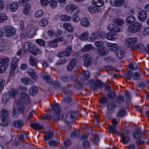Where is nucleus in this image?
Here are the masks:
<instances>
[{
  "label": "nucleus",
  "mask_w": 149,
  "mask_h": 149,
  "mask_svg": "<svg viewBox=\"0 0 149 149\" xmlns=\"http://www.w3.org/2000/svg\"><path fill=\"white\" fill-rule=\"evenodd\" d=\"M51 110L52 112L54 113L53 116V119L55 121L61 120L63 119V115L61 114L59 115L61 111V109L58 104L56 103L52 105Z\"/></svg>",
  "instance_id": "1"
},
{
  "label": "nucleus",
  "mask_w": 149,
  "mask_h": 149,
  "mask_svg": "<svg viewBox=\"0 0 149 149\" xmlns=\"http://www.w3.org/2000/svg\"><path fill=\"white\" fill-rule=\"evenodd\" d=\"M43 78L46 81L47 83L49 85H52L54 88L59 89L61 86V84L60 82L52 79L51 77L48 74L45 73L42 74Z\"/></svg>",
  "instance_id": "2"
},
{
  "label": "nucleus",
  "mask_w": 149,
  "mask_h": 149,
  "mask_svg": "<svg viewBox=\"0 0 149 149\" xmlns=\"http://www.w3.org/2000/svg\"><path fill=\"white\" fill-rule=\"evenodd\" d=\"M76 116L75 112L68 111L63 116V119H61V120L64 121L65 124H70L74 120Z\"/></svg>",
  "instance_id": "3"
},
{
  "label": "nucleus",
  "mask_w": 149,
  "mask_h": 149,
  "mask_svg": "<svg viewBox=\"0 0 149 149\" xmlns=\"http://www.w3.org/2000/svg\"><path fill=\"white\" fill-rule=\"evenodd\" d=\"M19 104L24 103L25 104H29L30 102V97L28 94L24 92L20 94L19 99L17 100Z\"/></svg>",
  "instance_id": "4"
},
{
  "label": "nucleus",
  "mask_w": 149,
  "mask_h": 149,
  "mask_svg": "<svg viewBox=\"0 0 149 149\" xmlns=\"http://www.w3.org/2000/svg\"><path fill=\"white\" fill-rule=\"evenodd\" d=\"M4 35L6 37H12L16 33V30L12 26H7L4 27Z\"/></svg>",
  "instance_id": "5"
},
{
  "label": "nucleus",
  "mask_w": 149,
  "mask_h": 149,
  "mask_svg": "<svg viewBox=\"0 0 149 149\" xmlns=\"http://www.w3.org/2000/svg\"><path fill=\"white\" fill-rule=\"evenodd\" d=\"M72 50V46H68L66 47L65 51L61 52L59 53L58 56L59 57H62L63 56L66 57H69L71 55Z\"/></svg>",
  "instance_id": "6"
},
{
  "label": "nucleus",
  "mask_w": 149,
  "mask_h": 149,
  "mask_svg": "<svg viewBox=\"0 0 149 149\" xmlns=\"http://www.w3.org/2000/svg\"><path fill=\"white\" fill-rule=\"evenodd\" d=\"M84 65L86 66L91 65L92 63V60L91 56L87 53L85 54L83 57Z\"/></svg>",
  "instance_id": "7"
},
{
  "label": "nucleus",
  "mask_w": 149,
  "mask_h": 149,
  "mask_svg": "<svg viewBox=\"0 0 149 149\" xmlns=\"http://www.w3.org/2000/svg\"><path fill=\"white\" fill-rule=\"evenodd\" d=\"M91 88L96 90L98 88H100L102 86V83L99 80L95 81L94 80H91Z\"/></svg>",
  "instance_id": "8"
},
{
  "label": "nucleus",
  "mask_w": 149,
  "mask_h": 149,
  "mask_svg": "<svg viewBox=\"0 0 149 149\" xmlns=\"http://www.w3.org/2000/svg\"><path fill=\"white\" fill-rule=\"evenodd\" d=\"M140 30V24L139 23H135L132 25L130 26L128 28L129 32L132 33L138 32Z\"/></svg>",
  "instance_id": "9"
},
{
  "label": "nucleus",
  "mask_w": 149,
  "mask_h": 149,
  "mask_svg": "<svg viewBox=\"0 0 149 149\" xmlns=\"http://www.w3.org/2000/svg\"><path fill=\"white\" fill-rule=\"evenodd\" d=\"M112 125H109L108 130L109 132L112 133L116 131L118 123L115 119L111 120Z\"/></svg>",
  "instance_id": "10"
},
{
  "label": "nucleus",
  "mask_w": 149,
  "mask_h": 149,
  "mask_svg": "<svg viewBox=\"0 0 149 149\" xmlns=\"http://www.w3.org/2000/svg\"><path fill=\"white\" fill-rule=\"evenodd\" d=\"M65 9L67 12L68 13H72L75 10H79L78 6L73 4L67 5Z\"/></svg>",
  "instance_id": "11"
},
{
  "label": "nucleus",
  "mask_w": 149,
  "mask_h": 149,
  "mask_svg": "<svg viewBox=\"0 0 149 149\" xmlns=\"http://www.w3.org/2000/svg\"><path fill=\"white\" fill-rule=\"evenodd\" d=\"M137 40L136 38H130L126 40L125 43L128 47H131L136 43Z\"/></svg>",
  "instance_id": "12"
},
{
  "label": "nucleus",
  "mask_w": 149,
  "mask_h": 149,
  "mask_svg": "<svg viewBox=\"0 0 149 149\" xmlns=\"http://www.w3.org/2000/svg\"><path fill=\"white\" fill-rule=\"evenodd\" d=\"M108 30L111 31H114L116 32L120 31V29L118 26L111 24L108 26Z\"/></svg>",
  "instance_id": "13"
},
{
  "label": "nucleus",
  "mask_w": 149,
  "mask_h": 149,
  "mask_svg": "<svg viewBox=\"0 0 149 149\" xmlns=\"http://www.w3.org/2000/svg\"><path fill=\"white\" fill-rule=\"evenodd\" d=\"M107 46L108 49L112 51L116 52L119 48L118 45L115 43H107Z\"/></svg>",
  "instance_id": "14"
},
{
  "label": "nucleus",
  "mask_w": 149,
  "mask_h": 149,
  "mask_svg": "<svg viewBox=\"0 0 149 149\" xmlns=\"http://www.w3.org/2000/svg\"><path fill=\"white\" fill-rule=\"evenodd\" d=\"M24 125V122L20 120H16L13 123V126L17 128H21Z\"/></svg>",
  "instance_id": "15"
},
{
  "label": "nucleus",
  "mask_w": 149,
  "mask_h": 149,
  "mask_svg": "<svg viewBox=\"0 0 149 149\" xmlns=\"http://www.w3.org/2000/svg\"><path fill=\"white\" fill-rule=\"evenodd\" d=\"M28 74L34 80L36 81L38 78L37 73L33 70L30 69L27 72Z\"/></svg>",
  "instance_id": "16"
},
{
  "label": "nucleus",
  "mask_w": 149,
  "mask_h": 149,
  "mask_svg": "<svg viewBox=\"0 0 149 149\" xmlns=\"http://www.w3.org/2000/svg\"><path fill=\"white\" fill-rule=\"evenodd\" d=\"M90 72L88 71H84L80 75L81 79L82 80L88 79L90 77Z\"/></svg>",
  "instance_id": "17"
},
{
  "label": "nucleus",
  "mask_w": 149,
  "mask_h": 149,
  "mask_svg": "<svg viewBox=\"0 0 149 149\" xmlns=\"http://www.w3.org/2000/svg\"><path fill=\"white\" fill-rule=\"evenodd\" d=\"M63 26L68 32H72L73 30V27L70 23L64 22L63 25Z\"/></svg>",
  "instance_id": "18"
},
{
  "label": "nucleus",
  "mask_w": 149,
  "mask_h": 149,
  "mask_svg": "<svg viewBox=\"0 0 149 149\" xmlns=\"http://www.w3.org/2000/svg\"><path fill=\"white\" fill-rule=\"evenodd\" d=\"M8 93L9 96L14 99L16 95L18 94L19 91L17 90L12 88L9 90Z\"/></svg>",
  "instance_id": "19"
},
{
  "label": "nucleus",
  "mask_w": 149,
  "mask_h": 149,
  "mask_svg": "<svg viewBox=\"0 0 149 149\" xmlns=\"http://www.w3.org/2000/svg\"><path fill=\"white\" fill-rule=\"evenodd\" d=\"M133 136L134 138L136 139L137 144H140V132L139 129L135 130L133 132Z\"/></svg>",
  "instance_id": "20"
},
{
  "label": "nucleus",
  "mask_w": 149,
  "mask_h": 149,
  "mask_svg": "<svg viewBox=\"0 0 149 149\" xmlns=\"http://www.w3.org/2000/svg\"><path fill=\"white\" fill-rule=\"evenodd\" d=\"M38 92V88L35 86H33L31 87L29 90V94L33 96L35 95Z\"/></svg>",
  "instance_id": "21"
},
{
  "label": "nucleus",
  "mask_w": 149,
  "mask_h": 149,
  "mask_svg": "<svg viewBox=\"0 0 149 149\" xmlns=\"http://www.w3.org/2000/svg\"><path fill=\"white\" fill-rule=\"evenodd\" d=\"M30 125L33 129L36 130H41L43 128V126L42 125L38 123H32L30 124Z\"/></svg>",
  "instance_id": "22"
},
{
  "label": "nucleus",
  "mask_w": 149,
  "mask_h": 149,
  "mask_svg": "<svg viewBox=\"0 0 149 149\" xmlns=\"http://www.w3.org/2000/svg\"><path fill=\"white\" fill-rule=\"evenodd\" d=\"M76 63V60L72 59L70 60L69 65L67 67V69L68 70L70 71L75 67Z\"/></svg>",
  "instance_id": "23"
},
{
  "label": "nucleus",
  "mask_w": 149,
  "mask_h": 149,
  "mask_svg": "<svg viewBox=\"0 0 149 149\" xmlns=\"http://www.w3.org/2000/svg\"><path fill=\"white\" fill-rule=\"evenodd\" d=\"M106 48L104 47H103L101 48H99L97 50V54L99 56H104L106 55Z\"/></svg>",
  "instance_id": "24"
},
{
  "label": "nucleus",
  "mask_w": 149,
  "mask_h": 149,
  "mask_svg": "<svg viewBox=\"0 0 149 149\" xmlns=\"http://www.w3.org/2000/svg\"><path fill=\"white\" fill-rule=\"evenodd\" d=\"M8 124V121L6 117L0 115V125L6 126Z\"/></svg>",
  "instance_id": "25"
},
{
  "label": "nucleus",
  "mask_w": 149,
  "mask_h": 149,
  "mask_svg": "<svg viewBox=\"0 0 149 149\" xmlns=\"http://www.w3.org/2000/svg\"><path fill=\"white\" fill-rule=\"evenodd\" d=\"M18 3L14 2L10 4L9 8L12 12H15L18 9Z\"/></svg>",
  "instance_id": "26"
},
{
  "label": "nucleus",
  "mask_w": 149,
  "mask_h": 149,
  "mask_svg": "<svg viewBox=\"0 0 149 149\" xmlns=\"http://www.w3.org/2000/svg\"><path fill=\"white\" fill-rule=\"evenodd\" d=\"M21 81L23 83L26 85H31L33 83V81L28 77L22 78Z\"/></svg>",
  "instance_id": "27"
},
{
  "label": "nucleus",
  "mask_w": 149,
  "mask_h": 149,
  "mask_svg": "<svg viewBox=\"0 0 149 149\" xmlns=\"http://www.w3.org/2000/svg\"><path fill=\"white\" fill-rule=\"evenodd\" d=\"M117 37L115 33L113 32H109L107 34L106 38L109 40H114L117 38Z\"/></svg>",
  "instance_id": "28"
},
{
  "label": "nucleus",
  "mask_w": 149,
  "mask_h": 149,
  "mask_svg": "<svg viewBox=\"0 0 149 149\" xmlns=\"http://www.w3.org/2000/svg\"><path fill=\"white\" fill-rule=\"evenodd\" d=\"M116 56L118 59H121L124 57V51L121 50L120 48L116 52Z\"/></svg>",
  "instance_id": "29"
},
{
  "label": "nucleus",
  "mask_w": 149,
  "mask_h": 149,
  "mask_svg": "<svg viewBox=\"0 0 149 149\" xmlns=\"http://www.w3.org/2000/svg\"><path fill=\"white\" fill-rule=\"evenodd\" d=\"M92 2L99 9L100 7L102 6L104 4V1L102 0H93Z\"/></svg>",
  "instance_id": "30"
},
{
  "label": "nucleus",
  "mask_w": 149,
  "mask_h": 149,
  "mask_svg": "<svg viewBox=\"0 0 149 149\" xmlns=\"http://www.w3.org/2000/svg\"><path fill=\"white\" fill-rule=\"evenodd\" d=\"M88 10L90 13H95L97 12L99 8L93 4L89 7Z\"/></svg>",
  "instance_id": "31"
},
{
  "label": "nucleus",
  "mask_w": 149,
  "mask_h": 149,
  "mask_svg": "<svg viewBox=\"0 0 149 149\" xmlns=\"http://www.w3.org/2000/svg\"><path fill=\"white\" fill-rule=\"evenodd\" d=\"M80 13L79 10L76 11L73 15L72 16V20L75 22H79L80 20V18L79 16V13Z\"/></svg>",
  "instance_id": "32"
},
{
  "label": "nucleus",
  "mask_w": 149,
  "mask_h": 149,
  "mask_svg": "<svg viewBox=\"0 0 149 149\" xmlns=\"http://www.w3.org/2000/svg\"><path fill=\"white\" fill-rule=\"evenodd\" d=\"M29 62L31 66L35 67L37 65L38 61L37 59L34 58L33 56H31L30 57Z\"/></svg>",
  "instance_id": "33"
},
{
  "label": "nucleus",
  "mask_w": 149,
  "mask_h": 149,
  "mask_svg": "<svg viewBox=\"0 0 149 149\" xmlns=\"http://www.w3.org/2000/svg\"><path fill=\"white\" fill-rule=\"evenodd\" d=\"M47 45L49 47L53 48H56L57 47V42L55 39L48 41L47 43Z\"/></svg>",
  "instance_id": "34"
},
{
  "label": "nucleus",
  "mask_w": 149,
  "mask_h": 149,
  "mask_svg": "<svg viewBox=\"0 0 149 149\" xmlns=\"http://www.w3.org/2000/svg\"><path fill=\"white\" fill-rule=\"evenodd\" d=\"M29 52L34 56H36L37 54L40 53V49L38 48H34L33 47H30L29 49Z\"/></svg>",
  "instance_id": "35"
},
{
  "label": "nucleus",
  "mask_w": 149,
  "mask_h": 149,
  "mask_svg": "<svg viewBox=\"0 0 149 149\" xmlns=\"http://www.w3.org/2000/svg\"><path fill=\"white\" fill-rule=\"evenodd\" d=\"M53 132L51 131H49L46 132L44 136V140L46 141L47 140L52 138L53 136Z\"/></svg>",
  "instance_id": "36"
},
{
  "label": "nucleus",
  "mask_w": 149,
  "mask_h": 149,
  "mask_svg": "<svg viewBox=\"0 0 149 149\" xmlns=\"http://www.w3.org/2000/svg\"><path fill=\"white\" fill-rule=\"evenodd\" d=\"M60 79L64 82L68 83L71 80L72 77L70 75L62 76L61 77Z\"/></svg>",
  "instance_id": "37"
},
{
  "label": "nucleus",
  "mask_w": 149,
  "mask_h": 149,
  "mask_svg": "<svg viewBox=\"0 0 149 149\" xmlns=\"http://www.w3.org/2000/svg\"><path fill=\"white\" fill-rule=\"evenodd\" d=\"M120 135L121 138V141L124 144L126 143L129 141L130 139L129 136H126L123 134H120Z\"/></svg>",
  "instance_id": "38"
},
{
  "label": "nucleus",
  "mask_w": 149,
  "mask_h": 149,
  "mask_svg": "<svg viewBox=\"0 0 149 149\" xmlns=\"http://www.w3.org/2000/svg\"><path fill=\"white\" fill-rule=\"evenodd\" d=\"M10 61V59L7 57H4L0 59V63L2 65L8 64V63Z\"/></svg>",
  "instance_id": "39"
},
{
  "label": "nucleus",
  "mask_w": 149,
  "mask_h": 149,
  "mask_svg": "<svg viewBox=\"0 0 149 149\" xmlns=\"http://www.w3.org/2000/svg\"><path fill=\"white\" fill-rule=\"evenodd\" d=\"M113 23L119 25H122L124 23L123 20L117 18H113Z\"/></svg>",
  "instance_id": "40"
},
{
  "label": "nucleus",
  "mask_w": 149,
  "mask_h": 149,
  "mask_svg": "<svg viewBox=\"0 0 149 149\" xmlns=\"http://www.w3.org/2000/svg\"><path fill=\"white\" fill-rule=\"evenodd\" d=\"M80 23L81 24L84 26H88L89 25V21L87 19L83 18L81 21Z\"/></svg>",
  "instance_id": "41"
},
{
  "label": "nucleus",
  "mask_w": 149,
  "mask_h": 149,
  "mask_svg": "<svg viewBox=\"0 0 149 149\" xmlns=\"http://www.w3.org/2000/svg\"><path fill=\"white\" fill-rule=\"evenodd\" d=\"M17 107L16 104L14 105L13 108V112L12 113V116L14 118H16L18 117L19 115V113L17 111Z\"/></svg>",
  "instance_id": "42"
},
{
  "label": "nucleus",
  "mask_w": 149,
  "mask_h": 149,
  "mask_svg": "<svg viewBox=\"0 0 149 149\" xmlns=\"http://www.w3.org/2000/svg\"><path fill=\"white\" fill-rule=\"evenodd\" d=\"M49 3L52 8H55L57 7V1L56 0H50Z\"/></svg>",
  "instance_id": "43"
},
{
  "label": "nucleus",
  "mask_w": 149,
  "mask_h": 149,
  "mask_svg": "<svg viewBox=\"0 0 149 149\" xmlns=\"http://www.w3.org/2000/svg\"><path fill=\"white\" fill-rule=\"evenodd\" d=\"M36 30L35 29L33 28H31L28 34V37L29 38H32L34 36L36 35Z\"/></svg>",
  "instance_id": "44"
},
{
  "label": "nucleus",
  "mask_w": 149,
  "mask_h": 149,
  "mask_svg": "<svg viewBox=\"0 0 149 149\" xmlns=\"http://www.w3.org/2000/svg\"><path fill=\"white\" fill-rule=\"evenodd\" d=\"M135 20V17L133 16H128L126 19V22L128 24H131L134 22Z\"/></svg>",
  "instance_id": "45"
},
{
  "label": "nucleus",
  "mask_w": 149,
  "mask_h": 149,
  "mask_svg": "<svg viewBox=\"0 0 149 149\" xmlns=\"http://www.w3.org/2000/svg\"><path fill=\"white\" fill-rule=\"evenodd\" d=\"M8 114L9 112L7 110L3 109L0 110V115L1 116L7 118Z\"/></svg>",
  "instance_id": "46"
},
{
  "label": "nucleus",
  "mask_w": 149,
  "mask_h": 149,
  "mask_svg": "<svg viewBox=\"0 0 149 149\" xmlns=\"http://www.w3.org/2000/svg\"><path fill=\"white\" fill-rule=\"evenodd\" d=\"M116 107L115 104L113 102H111L108 104L107 106V109L108 110L111 112Z\"/></svg>",
  "instance_id": "47"
},
{
  "label": "nucleus",
  "mask_w": 149,
  "mask_h": 149,
  "mask_svg": "<svg viewBox=\"0 0 149 149\" xmlns=\"http://www.w3.org/2000/svg\"><path fill=\"white\" fill-rule=\"evenodd\" d=\"M147 16V14L144 11L140 12V21H143L146 19Z\"/></svg>",
  "instance_id": "48"
},
{
  "label": "nucleus",
  "mask_w": 149,
  "mask_h": 149,
  "mask_svg": "<svg viewBox=\"0 0 149 149\" xmlns=\"http://www.w3.org/2000/svg\"><path fill=\"white\" fill-rule=\"evenodd\" d=\"M92 47V45H87L81 49V51L83 52L88 51L90 50Z\"/></svg>",
  "instance_id": "49"
},
{
  "label": "nucleus",
  "mask_w": 149,
  "mask_h": 149,
  "mask_svg": "<svg viewBox=\"0 0 149 149\" xmlns=\"http://www.w3.org/2000/svg\"><path fill=\"white\" fill-rule=\"evenodd\" d=\"M98 34L97 32L92 33L90 36V39L93 41L98 39L99 38Z\"/></svg>",
  "instance_id": "50"
},
{
  "label": "nucleus",
  "mask_w": 149,
  "mask_h": 149,
  "mask_svg": "<svg viewBox=\"0 0 149 149\" xmlns=\"http://www.w3.org/2000/svg\"><path fill=\"white\" fill-rule=\"evenodd\" d=\"M41 119L43 120H51L52 118V116L48 114H43L40 116Z\"/></svg>",
  "instance_id": "51"
},
{
  "label": "nucleus",
  "mask_w": 149,
  "mask_h": 149,
  "mask_svg": "<svg viewBox=\"0 0 149 149\" xmlns=\"http://www.w3.org/2000/svg\"><path fill=\"white\" fill-rule=\"evenodd\" d=\"M132 71L130 70L127 71L125 74V77L126 80H129L131 78V75L132 74Z\"/></svg>",
  "instance_id": "52"
},
{
  "label": "nucleus",
  "mask_w": 149,
  "mask_h": 149,
  "mask_svg": "<svg viewBox=\"0 0 149 149\" xmlns=\"http://www.w3.org/2000/svg\"><path fill=\"white\" fill-rule=\"evenodd\" d=\"M24 9L23 10V12L25 15H28L30 11V6L29 4H27L26 6H24Z\"/></svg>",
  "instance_id": "53"
},
{
  "label": "nucleus",
  "mask_w": 149,
  "mask_h": 149,
  "mask_svg": "<svg viewBox=\"0 0 149 149\" xmlns=\"http://www.w3.org/2000/svg\"><path fill=\"white\" fill-rule=\"evenodd\" d=\"M71 19V17L66 15H62L61 17V20L63 21H70Z\"/></svg>",
  "instance_id": "54"
},
{
  "label": "nucleus",
  "mask_w": 149,
  "mask_h": 149,
  "mask_svg": "<svg viewBox=\"0 0 149 149\" xmlns=\"http://www.w3.org/2000/svg\"><path fill=\"white\" fill-rule=\"evenodd\" d=\"M117 102L119 103H122L124 102V97L123 95H119L116 98Z\"/></svg>",
  "instance_id": "55"
},
{
  "label": "nucleus",
  "mask_w": 149,
  "mask_h": 149,
  "mask_svg": "<svg viewBox=\"0 0 149 149\" xmlns=\"http://www.w3.org/2000/svg\"><path fill=\"white\" fill-rule=\"evenodd\" d=\"M36 42L40 46H43L45 45V43L44 40L42 39H36Z\"/></svg>",
  "instance_id": "56"
},
{
  "label": "nucleus",
  "mask_w": 149,
  "mask_h": 149,
  "mask_svg": "<svg viewBox=\"0 0 149 149\" xmlns=\"http://www.w3.org/2000/svg\"><path fill=\"white\" fill-rule=\"evenodd\" d=\"M138 64L134 62L133 63V64H130L129 65V68L130 69L135 70L138 68Z\"/></svg>",
  "instance_id": "57"
},
{
  "label": "nucleus",
  "mask_w": 149,
  "mask_h": 149,
  "mask_svg": "<svg viewBox=\"0 0 149 149\" xmlns=\"http://www.w3.org/2000/svg\"><path fill=\"white\" fill-rule=\"evenodd\" d=\"M29 47V42H25L23 45V52L25 53L28 51Z\"/></svg>",
  "instance_id": "58"
},
{
  "label": "nucleus",
  "mask_w": 149,
  "mask_h": 149,
  "mask_svg": "<svg viewBox=\"0 0 149 149\" xmlns=\"http://www.w3.org/2000/svg\"><path fill=\"white\" fill-rule=\"evenodd\" d=\"M7 19V16L5 14L0 13V23L4 22Z\"/></svg>",
  "instance_id": "59"
},
{
  "label": "nucleus",
  "mask_w": 149,
  "mask_h": 149,
  "mask_svg": "<svg viewBox=\"0 0 149 149\" xmlns=\"http://www.w3.org/2000/svg\"><path fill=\"white\" fill-rule=\"evenodd\" d=\"M48 22L46 19H43L39 22V25L40 26L44 27L47 25Z\"/></svg>",
  "instance_id": "60"
},
{
  "label": "nucleus",
  "mask_w": 149,
  "mask_h": 149,
  "mask_svg": "<svg viewBox=\"0 0 149 149\" xmlns=\"http://www.w3.org/2000/svg\"><path fill=\"white\" fill-rule=\"evenodd\" d=\"M126 115V111L124 110H121L119 111L117 114V116L118 117H122Z\"/></svg>",
  "instance_id": "61"
},
{
  "label": "nucleus",
  "mask_w": 149,
  "mask_h": 149,
  "mask_svg": "<svg viewBox=\"0 0 149 149\" xmlns=\"http://www.w3.org/2000/svg\"><path fill=\"white\" fill-rule=\"evenodd\" d=\"M93 143L96 145H97L99 141L98 137L97 135H94L93 136Z\"/></svg>",
  "instance_id": "62"
},
{
  "label": "nucleus",
  "mask_w": 149,
  "mask_h": 149,
  "mask_svg": "<svg viewBox=\"0 0 149 149\" xmlns=\"http://www.w3.org/2000/svg\"><path fill=\"white\" fill-rule=\"evenodd\" d=\"M132 77L135 80H139L140 79V73L139 72H135L132 75Z\"/></svg>",
  "instance_id": "63"
},
{
  "label": "nucleus",
  "mask_w": 149,
  "mask_h": 149,
  "mask_svg": "<svg viewBox=\"0 0 149 149\" xmlns=\"http://www.w3.org/2000/svg\"><path fill=\"white\" fill-rule=\"evenodd\" d=\"M116 94L114 92H111L107 95V97L110 100H112L115 98Z\"/></svg>",
  "instance_id": "64"
}]
</instances>
